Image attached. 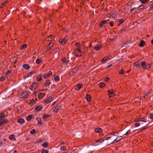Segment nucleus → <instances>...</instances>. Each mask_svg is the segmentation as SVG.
I'll list each match as a JSON object with an SVG mask.
<instances>
[{
	"instance_id": "obj_1",
	"label": "nucleus",
	"mask_w": 153,
	"mask_h": 153,
	"mask_svg": "<svg viewBox=\"0 0 153 153\" xmlns=\"http://www.w3.org/2000/svg\"><path fill=\"white\" fill-rule=\"evenodd\" d=\"M75 54L76 56H81L82 55L81 51L79 49L77 48L75 51Z\"/></svg>"
},
{
	"instance_id": "obj_2",
	"label": "nucleus",
	"mask_w": 153,
	"mask_h": 153,
	"mask_svg": "<svg viewBox=\"0 0 153 153\" xmlns=\"http://www.w3.org/2000/svg\"><path fill=\"white\" fill-rule=\"evenodd\" d=\"M123 138V137L121 136H118L111 143V144H114L121 140Z\"/></svg>"
},
{
	"instance_id": "obj_3",
	"label": "nucleus",
	"mask_w": 153,
	"mask_h": 153,
	"mask_svg": "<svg viewBox=\"0 0 153 153\" xmlns=\"http://www.w3.org/2000/svg\"><path fill=\"white\" fill-rule=\"evenodd\" d=\"M61 108V106L60 105L58 104L56 105L53 110V111L55 112H57Z\"/></svg>"
},
{
	"instance_id": "obj_4",
	"label": "nucleus",
	"mask_w": 153,
	"mask_h": 153,
	"mask_svg": "<svg viewBox=\"0 0 153 153\" xmlns=\"http://www.w3.org/2000/svg\"><path fill=\"white\" fill-rule=\"evenodd\" d=\"M8 122V120L5 119L3 120V119L0 120V126H3L7 123Z\"/></svg>"
},
{
	"instance_id": "obj_5",
	"label": "nucleus",
	"mask_w": 153,
	"mask_h": 153,
	"mask_svg": "<svg viewBox=\"0 0 153 153\" xmlns=\"http://www.w3.org/2000/svg\"><path fill=\"white\" fill-rule=\"evenodd\" d=\"M37 86V83H33L32 85L30 86V88L31 90H33V89L36 88Z\"/></svg>"
},
{
	"instance_id": "obj_6",
	"label": "nucleus",
	"mask_w": 153,
	"mask_h": 153,
	"mask_svg": "<svg viewBox=\"0 0 153 153\" xmlns=\"http://www.w3.org/2000/svg\"><path fill=\"white\" fill-rule=\"evenodd\" d=\"M102 46L101 45H97L94 46L93 48L95 50L98 51L102 49Z\"/></svg>"
},
{
	"instance_id": "obj_7",
	"label": "nucleus",
	"mask_w": 153,
	"mask_h": 153,
	"mask_svg": "<svg viewBox=\"0 0 153 153\" xmlns=\"http://www.w3.org/2000/svg\"><path fill=\"white\" fill-rule=\"evenodd\" d=\"M140 62L139 61H137L134 63L133 65L137 68H138L140 67Z\"/></svg>"
},
{
	"instance_id": "obj_8",
	"label": "nucleus",
	"mask_w": 153,
	"mask_h": 153,
	"mask_svg": "<svg viewBox=\"0 0 153 153\" xmlns=\"http://www.w3.org/2000/svg\"><path fill=\"white\" fill-rule=\"evenodd\" d=\"M107 25V21H104L101 22L100 25V27H103Z\"/></svg>"
},
{
	"instance_id": "obj_9",
	"label": "nucleus",
	"mask_w": 153,
	"mask_h": 153,
	"mask_svg": "<svg viewBox=\"0 0 153 153\" xmlns=\"http://www.w3.org/2000/svg\"><path fill=\"white\" fill-rule=\"evenodd\" d=\"M113 91L112 90H111L108 91V94L109 96L110 97H112L115 96L114 94H113Z\"/></svg>"
},
{
	"instance_id": "obj_10",
	"label": "nucleus",
	"mask_w": 153,
	"mask_h": 153,
	"mask_svg": "<svg viewBox=\"0 0 153 153\" xmlns=\"http://www.w3.org/2000/svg\"><path fill=\"white\" fill-rule=\"evenodd\" d=\"M52 98L51 96H49L48 97L45 101V102L47 103L49 102L52 100Z\"/></svg>"
},
{
	"instance_id": "obj_11",
	"label": "nucleus",
	"mask_w": 153,
	"mask_h": 153,
	"mask_svg": "<svg viewBox=\"0 0 153 153\" xmlns=\"http://www.w3.org/2000/svg\"><path fill=\"white\" fill-rule=\"evenodd\" d=\"M59 42L62 45H63L67 42V40L65 39H60Z\"/></svg>"
},
{
	"instance_id": "obj_12",
	"label": "nucleus",
	"mask_w": 153,
	"mask_h": 153,
	"mask_svg": "<svg viewBox=\"0 0 153 153\" xmlns=\"http://www.w3.org/2000/svg\"><path fill=\"white\" fill-rule=\"evenodd\" d=\"M28 95L27 92H24L22 94V97L24 98H26Z\"/></svg>"
},
{
	"instance_id": "obj_13",
	"label": "nucleus",
	"mask_w": 153,
	"mask_h": 153,
	"mask_svg": "<svg viewBox=\"0 0 153 153\" xmlns=\"http://www.w3.org/2000/svg\"><path fill=\"white\" fill-rule=\"evenodd\" d=\"M82 87V85L79 84L75 86V88L76 90H79Z\"/></svg>"
},
{
	"instance_id": "obj_14",
	"label": "nucleus",
	"mask_w": 153,
	"mask_h": 153,
	"mask_svg": "<svg viewBox=\"0 0 153 153\" xmlns=\"http://www.w3.org/2000/svg\"><path fill=\"white\" fill-rule=\"evenodd\" d=\"M62 61L63 63H65L66 65H67L69 62V60H67L65 57H64L62 59Z\"/></svg>"
},
{
	"instance_id": "obj_15",
	"label": "nucleus",
	"mask_w": 153,
	"mask_h": 153,
	"mask_svg": "<svg viewBox=\"0 0 153 153\" xmlns=\"http://www.w3.org/2000/svg\"><path fill=\"white\" fill-rule=\"evenodd\" d=\"M33 114H31L29 115L26 118V120L27 121H30L33 117H34Z\"/></svg>"
},
{
	"instance_id": "obj_16",
	"label": "nucleus",
	"mask_w": 153,
	"mask_h": 153,
	"mask_svg": "<svg viewBox=\"0 0 153 153\" xmlns=\"http://www.w3.org/2000/svg\"><path fill=\"white\" fill-rule=\"evenodd\" d=\"M140 66L144 69H145L146 67V63L144 62H142L140 63Z\"/></svg>"
},
{
	"instance_id": "obj_17",
	"label": "nucleus",
	"mask_w": 153,
	"mask_h": 153,
	"mask_svg": "<svg viewBox=\"0 0 153 153\" xmlns=\"http://www.w3.org/2000/svg\"><path fill=\"white\" fill-rule=\"evenodd\" d=\"M138 10V9L137 8H134L132 9L131 10V13H134L136 12Z\"/></svg>"
},
{
	"instance_id": "obj_18",
	"label": "nucleus",
	"mask_w": 153,
	"mask_h": 153,
	"mask_svg": "<svg viewBox=\"0 0 153 153\" xmlns=\"http://www.w3.org/2000/svg\"><path fill=\"white\" fill-rule=\"evenodd\" d=\"M51 74V72L49 71L46 74H45L44 76V77L46 78L49 77V76Z\"/></svg>"
},
{
	"instance_id": "obj_19",
	"label": "nucleus",
	"mask_w": 153,
	"mask_h": 153,
	"mask_svg": "<svg viewBox=\"0 0 153 153\" xmlns=\"http://www.w3.org/2000/svg\"><path fill=\"white\" fill-rule=\"evenodd\" d=\"M76 72V69L75 68L72 70L70 73V75H73L75 72Z\"/></svg>"
},
{
	"instance_id": "obj_20",
	"label": "nucleus",
	"mask_w": 153,
	"mask_h": 153,
	"mask_svg": "<svg viewBox=\"0 0 153 153\" xmlns=\"http://www.w3.org/2000/svg\"><path fill=\"white\" fill-rule=\"evenodd\" d=\"M42 109V106L41 105H39L37 106L35 109L36 111H39Z\"/></svg>"
},
{
	"instance_id": "obj_21",
	"label": "nucleus",
	"mask_w": 153,
	"mask_h": 153,
	"mask_svg": "<svg viewBox=\"0 0 153 153\" xmlns=\"http://www.w3.org/2000/svg\"><path fill=\"white\" fill-rule=\"evenodd\" d=\"M23 68L26 70H28L30 68V66L27 64H24L23 65Z\"/></svg>"
},
{
	"instance_id": "obj_22",
	"label": "nucleus",
	"mask_w": 153,
	"mask_h": 153,
	"mask_svg": "<svg viewBox=\"0 0 153 153\" xmlns=\"http://www.w3.org/2000/svg\"><path fill=\"white\" fill-rule=\"evenodd\" d=\"M145 44V42L141 40L140 42V44L139 45V46L140 47H143L144 46V45Z\"/></svg>"
},
{
	"instance_id": "obj_23",
	"label": "nucleus",
	"mask_w": 153,
	"mask_h": 153,
	"mask_svg": "<svg viewBox=\"0 0 153 153\" xmlns=\"http://www.w3.org/2000/svg\"><path fill=\"white\" fill-rule=\"evenodd\" d=\"M86 98L87 101L89 102L91 100V97L88 94H87L86 95Z\"/></svg>"
},
{
	"instance_id": "obj_24",
	"label": "nucleus",
	"mask_w": 153,
	"mask_h": 153,
	"mask_svg": "<svg viewBox=\"0 0 153 153\" xmlns=\"http://www.w3.org/2000/svg\"><path fill=\"white\" fill-rule=\"evenodd\" d=\"M108 59H106L104 58L101 60V62L102 63H105V62H107Z\"/></svg>"
},
{
	"instance_id": "obj_25",
	"label": "nucleus",
	"mask_w": 153,
	"mask_h": 153,
	"mask_svg": "<svg viewBox=\"0 0 153 153\" xmlns=\"http://www.w3.org/2000/svg\"><path fill=\"white\" fill-rule=\"evenodd\" d=\"M95 131L96 132L100 133L102 131V129L100 128H96L95 129Z\"/></svg>"
},
{
	"instance_id": "obj_26",
	"label": "nucleus",
	"mask_w": 153,
	"mask_h": 153,
	"mask_svg": "<svg viewBox=\"0 0 153 153\" xmlns=\"http://www.w3.org/2000/svg\"><path fill=\"white\" fill-rule=\"evenodd\" d=\"M18 122L21 123H23L25 122V120L23 118H20L18 120Z\"/></svg>"
},
{
	"instance_id": "obj_27",
	"label": "nucleus",
	"mask_w": 153,
	"mask_h": 153,
	"mask_svg": "<svg viewBox=\"0 0 153 153\" xmlns=\"http://www.w3.org/2000/svg\"><path fill=\"white\" fill-rule=\"evenodd\" d=\"M51 83L49 80H47L46 82V83L45 84V87L48 86Z\"/></svg>"
},
{
	"instance_id": "obj_28",
	"label": "nucleus",
	"mask_w": 153,
	"mask_h": 153,
	"mask_svg": "<svg viewBox=\"0 0 153 153\" xmlns=\"http://www.w3.org/2000/svg\"><path fill=\"white\" fill-rule=\"evenodd\" d=\"M45 94L42 93H40L38 94V97L39 99H42L45 96Z\"/></svg>"
},
{
	"instance_id": "obj_29",
	"label": "nucleus",
	"mask_w": 153,
	"mask_h": 153,
	"mask_svg": "<svg viewBox=\"0 0 153 153\" xmlns=\"http://www.w3.org/2000/svg\"><path fill=\"white\" fill-rule=\"evenodd\" d=\"M48 145V143L47 141H45L44 143L42 144V147H46Z\"/></svg>"
},
{
	"instance_id": "obj_30",
	"label": "nucleus",
	"mask_w": 153,
	"mask_h": 153,
	"mask_svg": "<svg viewBox=\"0 0 153 153\" xmlns=\"http://www.w3.org/2000/svg\"><path fill=\"white\" fill-rule=\"evenodd\" d=\"M14 135L13 134H12V135H10L9 136V139L10 140H13L15 141V140H16V139H14Z\"/></svg>"
},
{
	"instance_id": "obj_31",
	"label": "nucleus",
	"mask_w": 153,
	"mask_h": 153,
	"mask_svg": "<svg viewBox=\"0 0 153 153\" xmlns=\"http://www.w3.org/2000/svg\"><path fill=\"white\" fill-rule=\"evenodd\" d=\"M124 22V20L122 19H120L119 20L118 22L119 23V24L118 26H119L122 23H123Z\"/></svg>"
},
{
	"instance_id": "obj_32",
	"label": "nucleus",
	"mask_w": 153,
	"mask_h": 153,
	"mask_svg": "<svg viewBox=\"0 0 153 153\" xmlns=\"http://www.w3.org/2000/svg\"><path fill=\"white\" fill-rule=\"evenodd\" d=\"M145 7V6L144 5H141L139 6V7L137 8L138 10H143L144 9Z\"/></svg>"
},
{
	"instance_id": "obj_33",
	"label": "nucleus",
	"mask_w": 153,
	"mask_h": 153,
	"mask_svg": "<svg viewBox=\"0 0 153 153\" xmlns=\"http://www.w3.org/2000/svg\"><path fill=\"white\" fill-rule=\"evenodd\" d=\"M75 45L77 48L79 49L80 47H81V45H80L79 43H75Z\"/></svg>"
},
{
	"instance_id": "obj_34",
	"label": "nucleus",
	"mask_w": 153,
	"mask_h": 153,
	"mask_svg": "<svg viewBox=\"0 0 153 153\" xmlns=\"http://www.w3.org/2000/svg\"><path fill=\"white\" fill-rule=\"evenodd\" d=\"M42 61V60L40 59H38L36 60V63L37 64H39Z\"/></svg>"
},
{
	"instance_id": "obj_35",
	"label": "nucleus",
	"mask_w": 153,
	"mask_h": 153,
	"mask_svg": "<svg viewBox=\"0 0 153 153\" xmlns=\"http://www.w3.org/2000/svg\"><path fill=\"white\" fill-rule=\"evenodd\" d=\"M104 141V139H102L100 140H98L96 141L95 142L96 143H102Z\"/></svg>"
},
{
	"instance_id": "obj_36",
	"label": "nucleus",
	"mask_w": 153,
	"mask_h": 153,
	"mask_svg": "<svg viewBox=\"0 0 153 153\" xmlns=\"http://www.w3.org/2000/svg\"><path fill=\"white\" fill-rule=\"evenodd\" d=\"M5 115L4 113H2L0 115V120L3 119Z\"/></svg>"
},
{
	"instance_id": "obj_37",
	"label": "nucleus",
	"mask_w": 153,
	"mask_h": 153,
	"mask_svg": "<svg viewBox=\"0 0 153 153\" xmlns=\"http://www.w3.org/2000/svg\"><path fill=\"white\" fill-rule=\"evenodd\" d=\"M149 0H140V1H141V2L142 4H145V3H147L148 2Z\"/></svg>"
},
{
	"instance_id": "obj_38",
	"label": "nucleus",
	"mask_w": 153,
	"mask_h": 153,
	"mask_svg": "<svg viewBox=\"0 0 153 153\" xmlns=\"http://www.w3.org/2000/svg\"><path fill=\"white\" fill-rule=\"evenodd\" d=\"M53 45V43H50L48 45L47 47L48 48H51Z\"/></svg>"
},
{
	"instance_id": "obj_39",
	"label": "nucleus",
	"mask_w": 153,
	"mask_h": 153,
	"mask_svg": "<svg viewBox=\"0 0 153 153\" xmlns=\"http://www.w3.org/2000/svg\"><path fill=\"white\" fill-rule=\"evenodd\" d=\"M27 46V45L26 44H24L22 45L20 48V49H22L25 48H26Z\"/></svg>"
},
{
	"instance_id": "obj_40",
	"label": "nucleus",
	"mask_w": 153,
	"mask_h": 153,
	"mask_svg": "<svg viewBox=\"0 0 153 153\" xmlns=\"http://www.w3.org/2000/svg\"><path fill=\"white\" fill-rule=\"evenodd\" d=\"M49 117V115H44L43 117V119L45 120H47Z\"/></svg>"
},
{
	"instance_id": "obj_41",
	"label": "nucleus",
	"mask_w": 153,
	"mask_h": 153,
	"mask_svg": "<svg viewBox=\"0 0 153 153\" xmlns=\"http://www.w3.org/2000/svg\"><path fill=\"white\" fill-rule=\"evenodd\" d=\"M105 86V84L104 83H101L99 84V86L100 88H102Z\"/></svg>"
},
{
	"instance_id": "obj_42",
	"label": "nucleus",
	"mask_w": 153,
	"mask_h": 153,
	"mask_svg": "<svg viewBox=\"0 0 153 153\" xmlns=\"http://www.w3.org/2000/svg\"><path fill=\"white\" fill-rule=\"evenodd\" d=\"M42 76V75H40L39 76H37V80L38 81H39L40 80H41Z\"/></svg>"
},
{
	"instance_id": "obj_43",
	"label": "nucleus",
	"mask_w": 153,
	"mask_h": 153,
	"mask_svg": "<svg viewBox=\"0 0 153 153\" xmlns=\"http://www.w3.org/2000/svg\"><path fill=\"white\" fill-rule=\"evenodd\" d=\"M54 79L56 82H57L59 80V78L58 76H56L54 77Z\"/></svg>"
},
{
	"instance_id": "obj_44",
	"label": "nucleus",
	"mask_w": 153,
	"mask_h": 153,
	"mask_svg": "<svg viewBox=\"0 0 153 153\" xmlns=\"http://www.w3.org/2000/svg\"><path fill=\"white\" fill-rule=\"evenodd\" d=\"M36 120L37 121L38 123L39 124H41V120L40 118H37Z\"/></svg>"
},
{
	"instance_id": "obj_45",
	"label": "nucleus",
	"mask_w": 153,
	"mask_h": 153,
	"mask_svg": "<svg viewBox=\"0 0 153 153\" xmlns=\"http://www.w3.org/2000/svg\"><path fill=\"white\" fill-rule=\"evenodd\" d=\"M7 1H6L4 3L2 4L0 6V7L1 8L3 7L5 5V4H6V3H7Z\"/></svg>"
},
{
	"instance_id": "obj_46",
	"label": "nucleus",
	"mask_w": 153,
	"mask_h": 153,
	"mask_svg": "<svg viewBox=\"0 0 153 153\" xmlns=\"http://www.w3.org/2000/svg\"><path fill=\"white\" fill-rule=\"evenodd\" d=\"M152 65L151 64H148V65H146V67L145 68V69H147L149 68L151 66V65Z\"/></svg>"
},
{
	"instance_id": "obj_47",
	"label": "nucleus",
	"mask_w": 153,
	"mask_h": 153,
	"mask_svg": "<svg viewBox=\"0 0 153 153\" xmlns=\"http://www.w3.org/2000/svg\"><path fill=\"white\" fill-rule=\"evenodd\" d=\"M60 149L62 150H65L66 149V147L65 146H61L60 147Z\"/></svg>"
},
{
	"instance_id": "obj_48",
	"label": "nucleus",
	"mask_w": 153,
	"mask_h": 153,
	"mask_svg": "<svg viewBox=\"0 0 153 153\" xmlns=\"http://www.w3.org/2000/svg\"><path fill=\"white\" fill-rule=\"evenodd\" d=\"M34 73H35V72L34 71H31V72H30L28 74V76H31V75H32L33 74H34Z\"/></svg>"
},
{
	"instance_id": "obj_49",
	"label": "nucleus",
	"mask_w": 153,
	"mask_h": 153,
	"mask_svg": "<svg viewBox=\"0 0 153 153\" xmlns=\"http://www.w3.org/2000/svg\"><path fill=\"white\" fill-rule=\"evenodd\" d=\"M150 94V92H146L145 93L144 96H143V97L145 98V96H148L149 94Z\"/></svg>"
},
{
	"instance_id": "obj_50",
	"label": "nucleus",
	"mask_w": 153,
	"mask_h": 153,
	"mask_svg": "<svg viewBox=\"0 0 153 153\" xmlns=\"http://www.w3.org/2000/svg\"><path fill=\"white\" fill-rule=\"evenodd\" d=\"M118 134V133L117 132H112L111 133V134L112 135H115L116 136V134Z\"/></svg>"
},
{
	"instance_id": "obj_51",
	"label": "nucleus",
	"mask_w": 153,
	"mask_h": 153,
	"mask_svg": "<svg viewBox=\"0 0 153 153\" xmlns=\"http://www.w3.org/2000/svg\"><path fill=\"white\" fill-rule=\"evenodd\" d=\"M50 38L51 39H53V38H54V37L53 36H51V35L50 36H49L46 39V40H48V38Z\"/></svg>"
},
{
	"instance_id": "obj_52",
	"label": "nucleus",
	"mask_w": 153,
	"mask_h": 153,
	"mask_svg": "<svg viewBox=\"0 0 153 153\" xmlns=\"http://www.w3.org/2000/svg\"><path fill=\"white\" fill-rule=\"evenodd\" d=\"M5 79V77L4 76H2L0 79V81H3Z\"/></svg>"
},
{
	"instance_id": "obj_53",
	"label": "nucleus",
	"mask_w": 153,
	"mask_h": 153,
	"mask_svg": "<svg viewBox=\"0 0 153 153\" xmlns=\"http://www.w3.org/2000/svg\"><path fill=\"white\" fill-rule=\"evenodd\" d=\"M150 116V118L151 119H153V113H151L149 114Z\"/></svg>"
},
{
	"instance_id": "obj_54",
	"label": "nucleus",
	"mask_w": 153,
	"mask_h": 153,
	"mask_svg": "<svg viewBox=\"0 0 153 153\" xmlns=\"http://www.w3.org/2000/svg\"><path fill=\"white\" fill-rule=\"evenodd\" d=\"M131 132V130H128L125 133V135H127L128 134H130Z\"/></svg>"
},
{
	"instance_id": "obj_55",
	"label": "nucleus",
	"mask_w": 153,
	"mask_h": 153,
	"mask_svg": "<svg viewBox=\"0 0 153 153\" xmlns=\"http://www.w3.org/2000/svg\"><path fill=\"white\" fill-rule=\"evenodd\" d=\"M141 122H147V120L145 119H144L143 118H141Z\"/></svg>"
},
{
	"instance_id": "obj_56",
	"label": "nucleus",
	"mask_w": 153,
	"mask_h": 153,
	"mask_svg": "<svg viewBox=\"0 0 153 153\" xmlns=\"http://www.w3.org/2000/svg\"><path fill=\"white\" fill-rule=\"evenodd\" d=\"M35 132V131L34 129H32V130L31 131H30V133L31 134H34Z\"/></svg>"
},
{
	"instance_id": "obj_57",
	"label": "nucleus",
	"mask_w": 153,
	"mask_h": 153,
	"mask_svg": "<svg viewBox=\"0 0 153 153\" xmlns=\"http://www.w3.org/2000/svg\"><path fill=\"white\" fill-rule=\"evenodd\" d=\"M140 125V123H136L134 124V126L135 127H137Z\"/></svg>"
},
{
	"instance_id": "obj_58",
	"label": "nucleus",
	"mask_w": 153,
	"mask_h": 153,
	"mask_svg": "<svg viewBox=\"0 0 153 153\" xmlns=\"http://www.w3.org/2000/svg\"><path fill=\"white\" fill-rule=\"evenodd\" d=\"M35 102V100L34 99H32L30 101V102L31 104H34Z\"/></svg>"
},
{
	"instance_id": "obj_59",
	"label": "nucleus",
	"mask_w": 153,
	"mask_h": 153,
	"mask_svg": "<svg viewBox=\"0 0 153 153\" xmlns=\"http://www.w3.org/2000/svg\"><path fill=\"white\" fill-rule=\"evenodd\" d=\"M126 30V28L124 27L122 30H121L119 32L120 33H121L122 31H124Z\"/></svg>"
},
{
	"instance_id": "obj_60",
	"label": "nucleus",
	"mask_w": 153,
	"mask_h": 153,
	"mask_svg": "<svg viewBox=\"0 0 153 153\" xmlns=\"http://www.w3.org/2000/svg\"><path fill=\"white\" fill-rule=\"evenodd\" d=\"M42 153H48V152L47 150L42 151L41 152Z\"/></svg>"
},
{
	"instance_id": "obj_61",
	"label": "nucleus",
	"mask_w": 153,
	"mask_h": 153,
	"mask_svg": "<svg viewBox=\"0 0 153 153\" xmlns=\"http://www.w3.org/2000/svg\"><path fill=\"white\" fill-rule=\"evenodd\" d=\"M119 73L121 74H124L123 71L122 70H121L119 71Z\"/></svg>"
},
{
	"instance_id": "obj_62",
	"label": "nucleus",
	"mask_w": 153,
	"mask_h": 153,
	"mask_svg": "<svg viewBox=\"0 0 153 153\" xmlns=\"http://www.w3.org/2000/svg\"><path fill=\"white\" fill-rule=\"evenodd\" d=\"M148 128V127L147 126H145V127H143L142 129H141V130H145Z\"/></svg>"
},
{
	"instance_id": "obj_63",
	"label": "nucleus",
	"mask_w": 153,
	"mask_h": 153,
	"mask_svg": "<svg viewBox=\"0 0 153 153\" xmlns=\"http://www.w3.org/2000/svg\"><path fill=\"white\" fill-rule=\"evenodd\" d=\"M113 22L109 23V25L111 26H112L114 25H113Z\"/></svg>"
},
{
	"instance_id": "obj_64",
	"label": "nucleus",
	"mask_w": 153,
	"mask_h": 153,
	"mask_svg": "<svg viewBox=\"0 0 153 153\" xmlns=\"http://www.w3.org/2000/svg\"><path fill=\"white\" fill-rule=\"evenodd\" d=\"M109 78L108 77H106L105 78V80L106 82H107L109 80Z\"/></svg>"
}]
</instances>
